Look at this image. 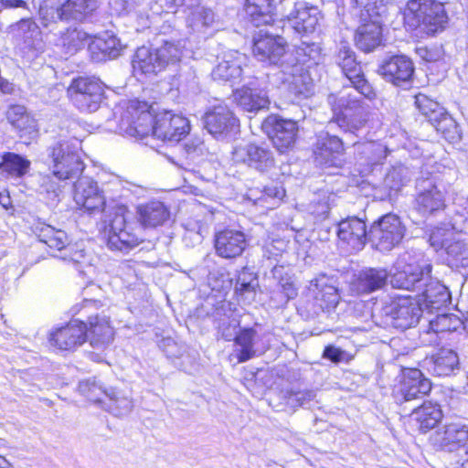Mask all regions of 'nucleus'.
<instances>
[{"label":"nucleus","instance_id":"53","mask_svg":"<svg viewBox=\"0 0 468 468\" xmlns=\"http://www.w3.org/2000/svg\"><path fill=\"white\" fill-rule=\"evenodd\" d=\"M214 22V11L205 6L197 7L189 18V26L193 31L197 32H204L207 28L211 27Z\"/></svg>","mask_w":468,"mask_h":468},{"label":"nucleus","instance_id":"40","mask_svg":"<svg viewBox=\"0 0 468 468\" xmlns=\"http://www.w3.org/2000/svg\"><path fill=\"white\" fill-rule=\"evenodd\" d=\"M30 165L31 162L25 156L6 152L1 156L0 176L7 179H20L28 173Z\"/></svg>","mask_w":468,"mask_h":468},{"label":"nucleus","instance_id":"24","mask_svg":"<svg viewBox=\"0 0 468 468\" xmlns=\"http://www.w3.org/2000/svg\"><path fill=\"white\" fill-rule=\"evenodd\" d=\"M204 125L216 138L226 137L239 127V120L227 105L218 104L204 115Z\"/></svg>","mask_w":468,"mask_h":468},{"label":"nucleus","instance_id":"22","mask_svg":"<svg viewBox=\"0 0 468 468\" xmlns=\"http://www.w3.org/2000/svg\"><path fill=\"white\" fill-rule=\"evenodd\" d=\"M190 132L188 119L171 112L155 116L154 136L164 142L179 143Z\"/></svg>","mask_w":468,"mask_h":468},{"label":"nucleus","instance_id":"30","mask_svg":"<svg viewBox=\"0 0 468 468\" xmlns=\"http://www.w3.org/2000/svg\"><path fill=\"white\" fill-rule=\"evenodd\" d=\"M431 389L430 379L418 368H404L399 388L403 401L422 399Z\"/></svg>","mask_w":468,"mask_h":468},{"label":"nucleus","instance_id":"3","mask_svg":"<svg viewBox=\"0 0 468 468\" xmlns=\"http://www.w3.org/2000/svg\"><path fill=\"white\" fill-rule=\"evenodd\" d=\"M422 314L421 306L410 296H399L375 305L372 317L384 328L406 330L415 326Z\"/></svg>","mask_w":468,"mask_h":468},{"label":"nucleus","instance_id":"10","mask_svg":"<svg viewBox=\"0 0 468 468\" xmlns=\"http://www.w3.org/2000/svg\"><path fill=\"white\" fill-rule=\"evenodd\" d=\"M104 86L98 79L78 77L68 88L69 97L73 105L82 112H96L104 99Z\"/></svg>","mask_w":468,"mask_h":468},{"label":"nucleus","instance_id":"16","mask_svg":"<svg viewBox=\"0 0 468 468\" xmlns=\"http://www.w3.org/2000/svg\"><path fill=\"white\" fill-rule=\"evenodd\" d=\"M233 98L238 106L249 112L256 113L270 105L267 90L255 76L241 79V86L233 90Z\"/></svg>","mask_w":468,"mask_h":468},{"label":"nucleus","instance_id":"45","mask_svg":"<svg viewBox=\"0 0 468 468\" xmlns=\"http://www.w3.org/2000/svg\"><path fill=\"white\" fill-rule=\"evenodd\" d=\"M257 331L252 327L239 329L234 338L237 358L239 363L246 362L256 355L254 348Z\"/></svg>","mask_w":468,"mask_h":468},{"label":"nucleus","instance_id":"23","mask_svg":"<svg viewBox=\"0 0 468 468\" xmlns=\"http://www.w3.org/2000/svg\"><path fill=\"white\" fill-rule=\"evenodd\" d=\"M336 234L342 246L350 251L361 250L367 241L369 242V229L364 220L357 217H349L337 224Z\"/></svg>","mask_w":468,"mask_h":468},{"label":"nucleus","instance_id":"56","mask_svg":"<svg viewBox=\"0 0 468 468\" xmlns=\"http://www.w3.org/2000/svg\"><path fill=\"white\" fill-rule=\"evenodd\" d=\"M16 26L24 41L29 46H35L41 40V30L32 18H23Z\"/></svg>","mask_w":468,"mask_h":468},{"label":"nucleus","instance_id":"61","mask_svg":"<svg viewBox=\"0 0 468 468\" xmlns=\"http://www.w3.org/2000/svg\"><path fill=\"white\" fill-rule=\"evenodd\" d=\"M179 85L184 87V82H186V89H189L195 90L197 88V80L195 71L191 69H188L186 72L179 74Z\"/></svg>","mask_w":468,"mask_h":468},{"label":"nucleus","instance_id":"63","mask_svg":"<svg viewBox=\"0 0 468 468\" xmlns=\"http://www.w3.org/2000/svg\"><path fill=\"white\" fill-rule=\"evenodd\" d=\"M284 189L278 184H271L263 187V195L267 197L282 198L284 196Z\"/></svg>","mask_w":468,"mask_h":468},{"label":"nucleus","instance_id":"33","mask_svg":"<svg viewBox=\"0 0 468 468\" xmlns=\"http://www.w3.org/2000/svg\"><path fill=\"white\" fill-rule=\"evenodd\" d=\"M389 273L383 268H365L361 270L353 280L352 290L357 294H368L383 289L387 283Z\"/></svg>","mask_w":468,"mask_h":468},{"label":"nucleus","instance_id":"2","mask_svg":"<svg viewBox=\"0 0 468 468\" xmlns=\"http://www.w3.org/2000/svg\"><path fill=\"white\" fill-rule=\"evenodd\" d=\"M356 7L361 11L364 20L356 30V47L364 53H371L379 47L384 46L383 20L387 15V6L384 0H355Z\"/></svg>","mask_w":468,"mask_h":468},{"label":"nucleus","instance_id":"34","mask_svg":"<svg viewBox=\"0 0 468 468\" xmlns=\"http://www.w3.org/2000/svg\"><path fill=\"white\" fill-rule=\"evenodd\" d=\"M147 105L144 104L143 109L139 110L133 105L128 107L122 122L127 120L128 126L126 133L131 136L145 137L149 133L154 135V125L155 117L146 110Z\"/></svg>","mask_w":468,"mask_h":468},{"label":"nucleus","instance_id":"8","mask_svg":"<svg viewBox=\"0 0 468 468\" xmlns=\"http://www.w3.org/2000/svg\"><path fill=\"white\" fill-rule=\"evenodd\" d=\"M78 144L59 141L48 149L49 170L58 180L79 178L84 170V164L78 151Z\"/></svg>","mask_w":468,"mask_h":468},{"label":"nucleus","instance_id":"36","mask_svg":"<svg viewBox=\"0 0 468 468\" xmlns=\"http://www.w3.org/2000/svg\"><path fill=\"white\" fill-rule=\"evenodd\" d=\"M137 215L143 227L156 228L169 219L170 212L163 202L154 200L138 206Z\"/></svg>","mask_w":468,"mask_h":468},{"label":"nucleus","instance_id":"14","mask_svg":"<svg viewBox=\"0 0 468 468\" xmlns=\"http://www.w3.org/2000/svg\"><path fill=\"white\" fill-rule=\"evenodd\" d=\"M415 209L423 217L434 215L445 207V195L436 177L420 176L416 180Z\"/></svg>","mask_w":468,"mask_h":468},{"label":"nucleus","instance_id":"20","mask_svg":"<svg viewBox=\"0 0 468 468\" xmlns=\"http://www.w3.org/2000/svg\"><path fill=\"white\" fill-rule=\"evenodd\" d=\"M262 129L282 153L291 149L296 142L298 124L293 120L270 115L262 122Z\"/></svg>","mask_w":468,"mask_h":468},{"label":"nucleus","instance_id":"25","mask_svg":"<svg viewBox=\"0 0 468 468\" xmlns=\"http://www.w3.org/2000/svg\"><path fill=\"white\" fill-rule=\"evenodd\" d=\"M74 200L90 214L106 211V202L97 182L90 177L80 178L74 184Z\"/></svg>","mask_w":468,"mask_h":468},{"label":"nucleus","instance_id":"15","mask_svg":"<svg viewBox=\"0 0 468 468\" xmlns=\"http://www.w3.org/2000/svg\"><path fill=\"white\" fill-rule=\"evenodd\" d=\"M304 62V59L296 58L280 73L282 83L287 85L288 94L296 103L314 94V82L303 66Z\"/></svg>","mask_w":468,"mask_h":468},{"label":"nucleus","instance_id":"54","mask_svg":"<svg viewBox=\"0 0 468 468\" xmlns=\"http://www.w3.org/2000/svg\"><path fill=\"white\" fill-rule=\"evenodd\" d=\"M443 249L449 257V261L457 262L468 260V243L463 239H451L441 242Z\"/></svg>","mask_w":468,"mask_h":468},{"label":"nucleus","instance_id":"43","mask_svg":"<svg viewBox=\"0 0 468 468\" xmlns=\"http://www.w3.org/2000/svg\"><path fill=\"white\" fill-rule=\"evenodd\" d=\"M88 35L77 28H67L57 39L55 46L58 52L65 58L74 55L84 46Z\"/></svg>","mask_w":468,"mask_h":468},{"label":"nucleus","instance_id":"50","mask_svg":"<svg viewBox=\"0 0 468 468\" xmlns=\"http://www.w3.org/2000/svg\"><path fill=\"white\" fill-rule=\"evenodd\" d=\"M415 105L431 124L438 121V118L441 117L446 111L439 102L422 93L415 96Z\"/></svg>","mask_w":468,"mask_h":468},{"label":"nucleus","instance_id":"57","mask_svg":"<svg viewBox=\"0 0 468 468\" xmlns=\"http://www.w3.org/2000/svg\"><path fill=\"white\" fill-rule=\"evenodd\" d=\"M38 13L42 27L49 28L50 30L54 28V26L58 21H65L61 5L58 7L48 6L47 5H41Z\"/></svg>","mask_w":468,"mask_h":468},{"label":"nucleus","instance_id":"38","mask_svg":"<svg viewBox=\"0 0 468 468\" xmlns=\"http://www.w3.org/2000/svg\"><path fill=\"white\" fill-rule=\"evenodd\" d=\"M33 232L40 242L47 244L50 249L56 250L59 253L65 250L66 251L72 250L69 247V237L62 229L38 222L33 227Z\"/></svg>","mask_w":468,"mask_h":468},{"label":"nucleus","instance_id":"5","mask_svg":"<svg viewBox=\"0 0 468 468\" xmlns=\"http://www.w3.org/2000/svg\"><path fill=\"white\" fill-rule=\"evenodd\" d=\"M403 16L408 29L420 28L428 35L442 31L448 23L444 5L436 0H409Z\"/></svg>","mask_w":468,"mask_h":468},{"label":"nucleus","instance_id":"35","mask_svg":"<svg viewBox=\"0 0 468 468\" xmlns=\"http://www.w3.org/2000/svg\"><path fill=\"white\" fill-rule=\"evenodd\" d=\"M5 116L7 122L19 133L21 138L37 133V121L24 105H10L5 112Z\"/></svg>","mask_w":468,"mask_h":468},{"label":"nucleus","instance_id":"18","mask_svg":"<svg viewBox=\"0 0 468 468\" xmlns=\"http://www.w3.org/2000/svg\"><path fill=\"white\" fill-rule=\"evenodd\" d=\"M232 159L235 163L244 164L261 174H266L275 166L273 152L262 144L236 146L232 152Z\"/></svg>","mask_w":468,"mask_h":468},{"label":"nucleus","instance_id":"51","mask_svg":"<svg viewBox=\"0 0 468 468\" xmlns=\"http://www.w3.org/2000/svg\"><path fill=\"white\" fill-rule=\"evenodd\" d=\"M445 140L455 143L461 140V132L455 120L445 111L441 117L431 124Z\"/></svg>","mask_w":468,"mask_h":468},{"label":"nucleus","instance_id":"39","mask_svg":"<svg viewBox=\"0 0 468 468\" xmlns=\"http://www.w3.org/2000/svg\"><path fill=\"white\" fill-rule=\"evenodd\" d=\"M442 411L437 403L424 402L415 409L411 415V420L416 422L420 431L425 433L433 429L442 419Z\"/></svg>","mask_w":468,"mask_h":468},{"label":"nucleus","instance_id":"12","mask_svg":"<svg viewBox=\"0 0 468 468\" xmlns=\"http://www.w3.org/2000/svg\"><path fill=\"white\" fill-rule=\"evenodd\" d=\"M101 306L100 301L85 299L80 310L88 318L87 340L91 346L98 349L104 348L113 339V328L110 325L109 318L93 313V310H98Z\"/></svg>","mask_w":468,"mask_h":468},{"label":"nucleus","instance_id":"29","mask_svg":"<svg viewBox=\"0 0 468 468\" xmlns=\"http://www.w3.org/2000/svg\"><path fill=\"white\" fill-rule=\"evenodd\" d=\"M344 145L342 140L329 133L318 136L314 154L315 162L320 165L341 166Z\"/></svg>","mask_w":468,"mask_h":468},{"label":"nucleus","instance_id":"41","mask_svg":"<svg viewBox=\"0 0 468 468\" xmlns=\"http://www.w3.org/2000/svg\"><path fill=\"white\" fill-rule=\"evenodd\" d=\"M101 407L116 417H123L132 411L133 402L127 392L111 387Z\"/></svg>","mask_w":468,"mask_h":468},{"label":"nucleus","instance_id":"47","mask_svg":"<svg viewBox=\"0 0 468 468\" xmlns=\"http://www.w3.org/2000/svg\"><path fill=\"white\" fill-rule=\"evenodd\" d=\"M90 48L101 53L103 58L112 59L116 58L121 55L124 46L112 32L106 31L96 37L90 46Z\"/></svg>","mask_w":468,"mask_h":468},{"label":"nucleus","instance_id":"31","mask_svg":"<svg viewBox=\"0 0 468 468\" xmlns=\"http://www.w3.org/2000/svg\"><path fill=\"white\" fill-rule=\"evenodd\" d=\"M207 149L204 140L199 136L187 139L184 144L178 145L176 156H169L171 163L179 168L186 171L194 170V167L206 154Z\"/></svg>","mask_w":468,"mask_h":468},{"label":"nucleus","instance_id":"11","mask_svg":"<svg viewBox=\"0 0 468 468\" xmlns=\"http://www.w3.org/2000/svg\"><path fill=\"white\" fill-rule=\"evenodd\" d=\"M335 60L343 74L349 80L355 90L366 99L373 100L376 98V91L366 79L362 66L357 61L356 52L347 43H340Z\"/></svg>","mask_w":468,"mask_h":468},{"label":"nucleus","instance_id":"42","mask_svg":"<svg viewBox=\"0 0 468 468\" xmlns=\"http://www.w3.org/2000/svg\"><path fill=\"white\" fill-rule=\"evenodd\" d=\"M61 7L65 22H83L98 5L96 0H67Z\"/></svg>","mask_w":468,"mask_h":468},{"label":"nucleus","instance_id":"17","mask_svg":"<svg viewBox=\"0 0 468 468\" xmlns=\"http://www.w3.org/2000/svg\"><path fill=\"white\" fill-rule=\"evenodd\" d=\"M430 263H409L405 256L399 257L393 265L389 276L392 287L416 292L423 284L425 273L431 272Z\"/></svg>","mask_w":468,"mask_h":468},{"label":"nucleus","instance_id":"58","mask_svg":"<svg viewBox=\"0 0 468 468\" xmlns=\"http://www.w3.org/2000/svg\"><path fill=\"white\" fill-rule=\"evenodd\" d=\"M418 56L427 62L440 61L444 56V50L441 46H425L417 48Z\"/></svg>","mask_w":468,"mask_h":468},{"label":"nucleus","instance_id":"1","mask_svg":"<svg viewBox=\"0 0 468 468\" xmlns=\"http://www.w3.org/2000/svg\"><path fill=\"white\" fill-rule=\"evenodd\" d=\"M183 48L181 41L176 39H161L156 47L143 46L133 57V70L145 76L157 75L181 61Z\"/></svg>","mask_w":468,"mask_h":468},{"label":"nucleus","instance_id":"44","mask_svg":"<svg viewBox=\"0 0 468 468\" xmlns=\"http://www.w3.org/2000/svg\"><path fill=\"white\" fill-rule=\"evenodd\" d=\"M259 287L258 275L249 267H243L239 271L236 283L235 292L243 301L248 303L254 301L256 291Z\"/></svg>","mask_w":468,"mask_h":468},{"label":"nucleus","instance_id":"48","mask_svg":"<svg viewBox=\"0 0 468 468\" xmlns=\"http://www.w3.org/2000/svg\"><path fill=\"white\" fill-rule=\"evenodd\" d=\"M411 176L412 173L409 167L397 164L387 172L384 186L391 191L398 192L410 182Z\"/></svg>","mask_w":468,"mask_h":468},{"label":"nucleus","instance_id":"19","mask_svg":"<svg viewBox=\"0 0 468 468\" xmlns=\"http://www.w3.org/2000/svg\"><path fill=\"white\" fill-rule=\"evenodd\" d=\"M423 284L417 288L416 302L430 313L439 311L451 303V293L448 288L438 279L431 276V272L425 273Z\"/></svg>","mask_w":468,"mask_h":468},{"label":"nucleus","instance_id":"32","mask_svg":"<svg viewBox=\"0 0 468 468\" xmlns=\"http://www.w3.org/2000/svg\"><path fill=\"white\" fill-rule=\"evenodd\" d=\"M320 11L317 6L304 1L294 3L287 18L290 26L297 32L307 34L313 32L318 24Z\"/></svg>","mask_w":468,"mask_h":468},{"label":"nucleus","instance_id":"46","mask_svg":"<svg viewBox=\"0 0 468 468\" xmlns=\"http://www.w3.org/2000/svg\"><path fill=\"white\" fill-rule=\"evenodd\" d=\"M212 78L215 80L229 81L232 84L241 83V79H246L244 71L238 59H223L212 70Z\"/></svg>","mask_w":468,"mask_h":468},{"label":"nucleus","instance_id":"21","mask_svg":"<svg viewBox=\"0 0 468 468\" xmlns=\"http://www.w3.org/2000/svg\"><path fill=\"white\" fill-rule=\"evenodd\" d=\"M430 441L436 450L454 452L468 441V426L461 420L446 421L431 434Z\"/></svg>","mask_w":468,"mask_h":468},{"label":"nucleus","instance_id":"52","mask_svg":"<svg viewBox=\"0 0 468 468\" xmlns=\"http://www.w3.org/2000/svg\"><path fill=\"white\" fill-rule=\"evenodd\" d=\"M359 154L363 155L367 165H375L382 163L388 155V148L378 142H367L358 145Z\"/></svg>","mask_w":468,"mask_h":468},{"label":"nucleus","instance_id":"37","mask_svg":"<svg viewBox=\"0 0 468 468\" xmlns=\"http://www.w3.org/2000/svg\"><path fill=\"white\" fill-rule=\"evenodd\" d=\"M308 290L317 301H321V308L335 307L339 301L338 290L330 283V279L320 274L310 282Z\"/></svg>","mask_w":468,"mask_h":468},{"label":"nucleus","instance_id":"60","mask_svg":"<svg viewBox=\"0 0 468 468\" xmlns=\"http://www.w3.org/2000/svg\"><path fill=\"white\" fill-rule=\"evenodd\" d=\"M69 247H71L72 250H69L67 251H66V250H62V252H60L58 255H55V256L62 259L63 261L72 262L74 265L80 264L85 258L84 251L82 250H75L74 246H72L70 244H69Z\"/></svg>","mask_w":468,"mask_h":468},{"label":"nucleus","instance_id":"55","mask_svg":"<svg viewBox=\"0 0 468 468\" xmlns=\"http://www.w3.org/2000/svg\"><path fill=\"white\" fill-rule=\"evenodd\" d=\"M316 397V391L314 389H303V390H286L283 394V399L285 404L292 408L296 409L299 407H305Z\"/></svg>","mask_w":468,"mask_h":468},{"label":"nucleus","instance_id":"13","mask_svg":"<svg viewBox=\"0 0 468 468\" xmlns=\"http://www.w3.org/2000/svg\"><path fill=\"white\" fill-rule=\"evenodd\" d=\"M377 72L385 81L406 89L412 83L415 66L410 57L394 54L380 60Z\"/></svg>","mask_w":468,"mask_h":468},{"label":"nucleus","instance_id":"28","mask_svg":"<svg viewBox=\"0 0 468 468\" xmlns=\"http://www.w3.org/2000/svg\"><path fill=\"white\" fill-rule=\"evenodd\" d=\"M423 367L432 376L450 377L460 371V360L456 351L440 348L423 360Z\"/></svg>","mask_w":468,"mask_h":468},{"label":"nucleus","instance_id":"64","mask_svg":"<svg viewBox=\"0 0 468 468\" xmlns=\"http://www.w3.org/2000/svg\"><path fill=\"white\" fill-rule=\"evenodd\" d=\"M164 345L165 346V353L167 357L174 358L181 356V353L177 351V345L173 339L167 338L164 340Z\"/></svg>","mask_w":468,"mask_h":468},{"label":"nucleus","instance_id":"26","mask_svg":"<svg viewBox=\"0 0 468 468\" xmlns=\"http://www.w3.org/2000/svg\"><path fill=\"white\" fill-rule=\"evenodd\" d=\"M87 340V324L79 319L71 320L66 326L56 329L49 335L52 346L60 350H73Z\"/></svg>","mask_w":468,"mask_h":468},{"label":"nucleus","instance_id":"6","mask_svg":"<svg viewBox=\"0 0 468 468\" xmlns=\"http://www.w3.org/2000/svg\"><path fill=\"white\" fill-rule=\"evenodd\" d=\"M252 51L259 61L276 67L278 74L297 58L293 52L288 50L287 41L278 32L275 25L253 36Z\"/></svg>","mask_w":468,"mask_h":468},{"label":"nucleus","instance_id":"59","mask_svg":"<svg viewBox=\"0 0 468 468\" xmlns=\"http://www.w3.org/2000/svg\"><path fill=\"white\" fill-rule=\"evenodd\" d=\"M296 58H298L299 56L307 57L309 59H314L320 52V47L314 43H308L305 41H303L299 46L296 47Z\"/></svg>","mask_w":468,"mask_h":468},{"label":"nucleus","instance_id":"27","mask_svg":"<svg viewBox=\"0 0 468 468\" xmlns=\"http://www.w3.org/2000/svg\"><path fill=\"white\" fill-rule=\"evenodd\" d=\"M248 246L245 233L239 229H225L215 234L214 247L218 256L235 259L242 255Z\"/></svg>","mask_w":468,"mask_h":468},{"label":"nucleus","instance_id":"9","mask_svg":"<svg viewBox=\"0 0 468 468\" xmlns=\"http://www.w3.org/2000/svg\"><path fill=\"white\" fill-rule=\"evenodd\" d=\"M406 233V227L394 213L383 215L369 228V242L380 252H388L399 245Z\"/></svg>","mask_w":468,"mask_h":468},{"label":"nucleus","instance_id":"62","mask_svg":"<svg viewBox=\"0 0 468 468\" xmlns=\"http://www.w3.org/2000/svg\"><path fill=\"white\" fill-rule=\"evenodd\" d=\"M344 352L334 346H328L324 348L323 356L332 362H339L343 359Z\"/></svg>","mask_w":468,"mask_h":468},{"label":"nucleus","instance_id":"7","mask_svg":"<svg viewBox=\"0 0 468 468\" xmlns=\"http://www.w3.org/2000/svg\"><path fill=\"white\" fill-rule=\"evenodd\" d=\"M104 229L107 233V247L112 251L128 253L143 241L136 231L139 229L135 223L128 221L123 207H118L113 216L105 220Z\"/></svg>","mask_w":468,"mask_h":468},{"label":"nucleus","instance_id":"49","mask_svg":"<svg viewBox=\"0 0 468 468\" xmlns=\"http://www.w3.org/2000/svg\"><path fill=\"white\" fill-rule=\"evenodd\" d=\"M78 388L89 400L102 406L109 388L103 387L95 378H90L80 381Z\"/></svg>","mask_w":468,"mask_h":468},{"label":"nucleus","instance_id":"4","mask_svg":"<svg viewBox=\"0 0 468 468\" xmlns=\"http://www.w3.org/2000/svg\"><path fill=\"white\" fill-rule=\"evenodd\" d=\"M357 93L344 90L327 97L337 125L352 133L367 123L369 114V105Z\"/></svg>","mask_w":468,"mask_h":468}]
</instances>
